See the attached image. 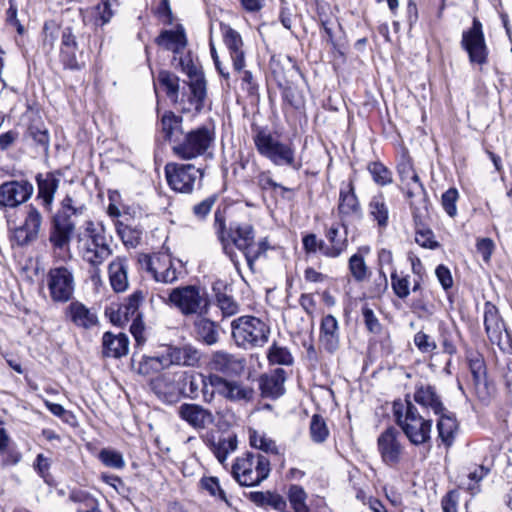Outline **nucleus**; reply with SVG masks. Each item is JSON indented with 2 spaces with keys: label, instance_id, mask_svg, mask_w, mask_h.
I'll use <instances>...</instances> for the list:
<instances>
[{
  "label": "nucleus",
  "instance_id": "obj_23",
  "mask_svg": "<svg viewBox=\"0 0 512 512\" xmlns=\"http://www.w3.org/2000/svg\"><path fill=\"white\" fill-rule=\"evenodd\" d=\"M38 193L37 199L45 211L51 212L54 203V196L60 185V173L48 172L46 174H38L36 177Z\"/></svg>",
  "mask_w": 512,
  "mask_h": 512
},
{
  "label": "nucleus",
  "instance_id": "obj_59",
  "mask_svg": "<svg viewBox=\"0 0 512 512\" xmlns=\"http://www.w3.org/2000/svg\"><path fill=\"white\" fill-rule=\"evenodd\" d=\"M255 183L262 190L279 188L282 191H289L287 187L282 186L272 179L270 171H258L255 176Z\"/></svg>",
  "mask_w": 512,
  "mask_h": 512
},
{
  "label": "nucleus",
  "instance_id": "obj_48",
  "mask_svg": "<svg viewBox=\"0 0 512 512\" xmlns=\"http://www.w3.org/2000/svg\"><path fill=\"white\" fill-rule=\"evenodd\" d=\"M249 440L252 447L262 450L266 453L277 454L278 449L276 443L264 433L252 430L249 433Z\"/></svg>",
  "mask_w": 512,
  "mask_h": 512
},
{
  "label": "nucleus",
  "instance_id": "obj_51",
  "mask_svg": "<svg viewBox=\"0 0 512 512\" xmlns=\"http://www.w3.org/2000/svg\"><path fill=\"white\" fill-rule=\"evenodd\" d=\"M310 436L315 443H322L328 438L329 429L322 416L313 415L310 422Z\"/></svg>",
  "mask_w": 512,
  "mask_h": 512
},
{
  "label": "nucleus",
  "instance_id": "obj_54",
  "mask_svg": "<svg viewBox=\"0 0 512 512\" xmlns=\"http://www.w3.org/2000/svg\"><path fill=\"white\" fill-rule=\"evenodd\" d=\"M391 286L397 297L406 299L410 294L409 275H399L396 271H393L391 273Z\"/></svg>",
  "mask_w": 512,
  "mask_h": 512
},
{
  "label": "nucleus",
  "instance_id": "obj_6",
  "mask_svg": "<svg viewBox=\"0 0 512 512\" xmlns=\"http://www.w3.org/2000/svg\"><path fill=\"white\" fill-rule=\"evenodd\" d=\"M214 140V127L200 126L182 135L180 140H175L172 151L182 160H192L204 155L212 147Z\"/></svg>",
  "mask_w": 512,
  "mask_h": 512
},
{
  "label": "nucleus",
  "instance_id": "obj_4",
  "mask_svg": "<svg viewBox=\"0 0 512 512\" xmlns=\"http://www.w3.org/2000/svg\"><path fill=\"white\" fill-rule=\"evenodd\" d=\"M5 218L11 232V241L18 246H27L39 237L43 216L30 204L15 212H6Z\"/></svg>",
  "mask_w": 512,
  "mask_h": 512
},
{
  "label": "nucleus",
  "instance_id": "obj_20",
  "mask_svg": "<svg viewBox=\"0 0 512 512\" xmlns=\"http://www.w3.org/2000/svg\"><path fill=\"white\" fill-rule=\"evenodd\" d=\"M214 385L220 388L219 395L231 402H249L254 397L252 387L241 381L229 380L220 375L214 379Z\"/></svg>",
  "mask_w": 512,
  "mask_h": 512
},
{
  "label": "nucleus",
  "instance_id": "obj_31",
  "mask_svg": "<svg viewBox=\"0 0 512 512\" xmlns=\"http://www.w3.org/2000/svg\"><path fill=\"white\" fill-rule=\"evenodd\" d=\"M168 365L196 366L200 361L201 354L198 349L192 345H183L181 347H172L167 353Z\"/></svg>",
  "mask_w": 512,
  "mask_h": 512
},
{
  "label": "nucleus",
  "instance_id": "obj_1",
  "mask_svg": "<svg viewBox=\"0 0 512 512\" xmlns=\"http://www.w3.org/2000/svg\"><path fill=\"white\" fill-rule=\"evenodd\" d=\"M86 209V205L72 195L67 194L62 199L49 233V242L54 253H65L68 259L72 257L70 243L76 230L73 217L83 215Z\"/></svg>",
  "mask_w": 512,
  "mask_h": 512
},
{
  "label": "nucleus",
  "instance_id": "obj_61",
  "mask_svg": "<svg viewBox=\"0 0 512 512\" xmlns=\"http://www.w3.org/2000/svg\"><path fill=\"white\" fill-rule=\"evenodd\" d=\"M414 344L422 353H432L436 350V342L423 331H419L414 335Z\"/></svg>",
  "mask_w": 512,
  "mask_h": 512
},
{
  "label": "nucleus",
  "instance_id": "obj_50",
  "mask_svg": "<svg viewBox=\"0 0 512 512\" xmlns=\"http://www.w3.org/2000/svg\"><path fill=\"white\" fill-rule=\"evenodd\" d=\"M268 360L271 364L291 365L293 356L288 348L273 343L268 350Z\"/></svg>",
  "mask_w": 512,
  "mask_h": 512
},
{
  "label": "nucleus",
  "instance_id": "obj_47",
  "mask_svg": "<svg viewBox=\"0 0 512 512\" xmlns=\"http://www.w3.org/2000/svg\"><path fill=\"white\" fill-rule=\"evenodd\" d=\"M144 301V294L140 290L134 291L120 306L119 311L126 317H140L138 312L140 305Z\"/></svg>",
  "mask_w": 512,
  "mask_h": 512
},
{
  "label": "nucleus",
  "instance_id": "obj_5",
  "mask_svg": "<svg viewBox=\"0 0 512 512\" xmlns=\"http://www.w3.org/2000/svg\"><path fill=\"white\" fill-rule=\"evenodd\" d=\"M257 152L275 166H287L299 170L301 161L296 159L295 149L291 144L284 143L265 130H259L253 136Z\"/></svg>",
  "mask_w": 512,
  "mask_h": 512
},
{
  "label": "nucleus",
  "instance_id": "obj_46",
  "mask_svg": "<svg viewBox=\"0 0 512 512\" xmlns=\"http://www.w3.org/2000/svg\"><path fill=\"white\" fill-rule=\"evenodd\" d=\"M216 378H220V375L201 373L200 394L204 403L211 404L215 400L216 394L219 395L220 388L214 385V379Z\"/></svg>",
  "mask_w": 512,
  "mask_h": 512
},
{
  "label": "nucleus",
  "instance_id": "obj_44",
  "mask_svg": "<svg viewBox=\"0 0 512 512\" xmlns=\"http://www.w3.org/2000/svg\"><path fill=\"white\" fill-rule=\"evenodd\" d=\"M189 101L194 110L200 111L206 97V82L202 75H196L189 82Z\"/></svg>",
  "mask_w": 512,
  "mask_h": 512
},
{
  "label": "nucleus",
  "instance_id": "obj_11",
  "mask_svg": "<svg viewBox=\"0 0 512 512\" xmlns=\"http://www.w3.org/2000/svg\"><path fill=\"white\" fill-rule=\"evenodd\" d=\"M461 47L467 52L471 64L484 65L488 60V47L485 42L482 23L474 18L472 26L463 31Z\"/></svg>",
  "mask_w": 512,
  "mask_h": 512
},
{
  "label": "nucleus",
  "instance_id": "obj_32",
  "mask_svg": "<svg viewBox=\"0 0 512 512\" xmlns=\"http://www.w3.org/2000/svg\"><path fill=\"white\" fill-rule=\"evenodd\" d=\"M111 287L117 293L128 288V263L124 257H116L108 267Z\"/></svg>",
  "mask_w": 512,
  "mask_h": 512
},
{
  "label": "nucleus",
  "instance_id": "obj_16",
  "mask_svg": "<svg viewBox=\"0 0 512 512\" xmlns=\"http://www.w3.org/2000/svg\"><path fill=\"white\" fill-rule=\"evenodd\" d=\"M82 52L79 50L76 35L71 27H65L61 31V43L59 58L64 68L80 70L84 64L79 61Z\"/></svg>",
  "mask_w": 512,
  "mask_h": 512
},
{
  "label": "nucleus",
  "instance_id": "obj_58",
  "mask_svg": "<svg viewBox=\"0 0 512 512\" xmlns=\"http://www.w3.org/2000/svg\"><path fill=\"white\" fill-rule=\"evenodd\" d=\"M415 241L423 248L435 249L439 246L438 242L434 239V233L429 228H417Z\"/></svg>",
  "mask_w": 512,
  "mask_h": 512
},
{
  "label": "nucleus",
  "instance_id": "obj_57",
  "mask_svg": "<svg viewBox=\"0 0 512 512\" xmlns=\"http://www.w3.org/2000/svg\"><path fill=\"white\" fill-rule=\"evenodd\" d=\"M99 458L106 466L111 468H122L125 465L122 454L112 449H102Z\"/></svg>",
  "mask_w": 512,
  "mask_h": 512
},
{
  "label": "nucleus",
  "instance_id": "obj_22",
  "mask_svg": "<svg viewBox=\"0 0 512 512\" xmlns=\"http://www.w3.org/2000/svg\"><path fill=\"white\" fill-rule=\"evenodd\" d=\"M484 325L487 336L492 343L501 345L504 336L509 338L498 308L491 302H486L484 305Z\"/></svg>",
  "mask_w": 512,
  "mask_h": 512
},
{
  "label": "nucleus",
  "instance_id": "obj_9",
  "mask_svg": "<svg viewBox=\"0 0 512 512\" xmlns=\"http://www.w3.org/2000/svg\"><path fill=\"white\" fill-rule=\"evenodd\" d=\"M138 263L141 269L148 272L155 281L165 284L177 281L181 273L168 253L141 254L138 257Z\"/></svg>",
  "mask_w": 512,
  "mask_h": 512
},
{
  "label": "nucleus",
  "instance_id": "obj_13",
  "mask_svg": "<svg viewBox=\"0 0 512 512\" xmlns=\"http://www.w3.org/2000/svg\"><path fill=\"white\" fill-rule=\"evenodd\" d=\"M34 192L33 184L26 179L10 180L0 185V208L9 212L27 202Z\"/></svg>",
  "mask_w": 512,
  "mask_h": 512
},
{
  "label": "nucleus",
  "instance_id": "obj_41",
  "mask_svg": "<svg viewBox=\"0 0 512 512\" xmlns=\"http://www.w3.org/2000/svg\"><path fill=\"white\" fill-rule=\"evenodd\" d=\"M207 444L218 461L224 464L227 456L237 449V438L236 436H229L228 438L215 440L212 437L207 439Z\"/></svg>",
  "mask_w": 512,
  "mask_h": 512
},
{
  "label": "nucleus",
  "instance_id": "obj_52",
  "mask_svg": "<svg viewBox=\"0 0 512 512\" xmlns=\"http://www.w3.org/2000/svg\"><path fill=\"white\" fill-rule=\"evenodd\" d=\"M288 497L295 512H310L306 505L307 495L301 486L291 485Z\"/></svg>",
  "mask_w": 512,
  "mask_h": 512
},
{
  "label": "nucleus",
  "instance_id": "obj_33",
  "mask_svg": "<svg viewBox=\"0 0 512 512\" xmlns=\"http://www.w3.org/2000/svg\"><path fill=\"white\" fill-rule=\"evenodd\" d=\"M156 43L174 54H179L187 45L184 29L178 27L176 30H164L156 38Z\"/></svg>",
  "mask_w": 512,
  "mask_h": 512
},
{
  "label": "nucleus",
  "instance_id": "obj_40",
  "mask_svg": "<svg viewBox=\"0 0 512 512\" xmlns=\"http://www.w3.org/2000/svg\"><path fill=\"white\" fill-rule=\"evenodd\" d=\"M436 415L439 416L437 422L439 437L446 445H451L458 427L457 420L446 408L444 412Z\"/></svg>",
  "mask_w": 512,
  "mask_h": 512
},
{
  "label": "nucleus",
  "instance_id": "obj_56",
  "mask_svg": "<svg viewBox=\"0 0 512 512\" xmlns=\"http://www.w3.org/2000/svg\"><path fill=\"white\" fill-rule=\"evenodd\" d=\"M216 301L224 316H233L239 312L238 303L225 293H217Z\"/></svg>",
  "mask_w": 512,
  "mask_h": 512
},
{
  "label": "nucleus",
  "instance_id": "obj_39",
  "mask_svg": "<svg viewBox=\"0 0 512 512\" xmlns=\"http://www.w3.org/2000/svg\"><path fill=\"white\" fill-rule=\"evenodd\" d=\"M161 131L164 137L168 139L172 145L175 140H180L182 134V117L175 115L173 112H165L161 117Z\"/></svg>",
  "mask_w": 512,
  "mask_h": 512
},
{
  "label": "nucleus",
  "instance_id": "obj_21",
  "mask_svg": "<svg viewBox=\"0 0 512 512\" xmlns=\"http://www.w3.org/2000/svg\"><path fill=\"white\" fill-rule=\"evenodd\" d=\"M338 214L342 221L346 218L361 219L363 216L361 205L351 181L343 184L340 188Z\"/></svg>",
  "mask_w": 512,
  "mask_h": 512
},
{
  "label": "nucleus",
  "instance_id": "obj_35",
  "mask_svg": "<svg viewBox=\"0 0 512 512\" xmlns=\"http://www.w3.org/2000/svg\"><path fill=\"white\" fill-rule=\"evenodd\" d=\"M325 236L330 245V250H326V257L337 258L346 251L348 247L346 229L341 232L338 226L333 225L326 231Z\"/></svg>",
  "mask_w": 512,
  "mask_h": 512
},
{
  "label": "nucleus",
  "instance_id": "obj_60",
  "mask_svg": "<svg viewBox=\"0 0 512 512\" xmlns=\"http://www.w3.org/2000/svg\"><path fill=\"white\" fill-rule=\"evenodd\" d=\"M458 191L455 188H450L443 193L441 202L443 209L450 216L454 217L457 214L456 202L458 200Z\"/></svg>",
  "mask_w": 512,
  "mask_h": 512
},
{
  "label": "nucleus",
  "instance_id": "obj_12",
  "mask_svg": "<svg viewBox=\"0 0 512 512\" xmlns=\"http://www.w3.org/2000/svg\"><path fill=\"white\" fill-rule=\"evenodd\" d=\"M47 285L53 301H69L75 289L73 270L66 266L51 268L47 274Z\"/></svg>",
  "mask_w": 512,
  "mask_h": 512
},
{
  "label": "nucleus",
  "instance_id": "obj_8",
  "mask_svg": "<svg viewBox=\"0 0 512 512\" xmlns=\"http://www.w3.org/2000/svg\"><path fill=\"white\" fill-rule=\"evenodd\" d=\"M168 301L184 316L206 315L210 307L207 293L196 285L173 288L169 293Z\"/></svg>",
  "mask_w": 512,
  "mask_h": 512
},
{
  "label": "nucleus",
  "instance_id": "obj_53",
  "mask_svg": "<svg viewBox=\"0 0 512 512\" xmlns=\"http://www.w3.org/2000/svg\"><path fill=\"white\" fill-rule=\"evenodd\" d=\"M117 233L125 246L135 247L140 243L142 232L137 228L118 223Z\"/></svg>",
  "mask_w": 512,
  "mask_h": 512
},
{
  "label": "nucleus",
  "instance_id": "obj_30",
  "mask_svg": "<svg viewBox=\"0 0 512 512\" xmlns=\"http://www.w3.org/2000/svg\"><path fill=\"white\" fill-rule=\"evenodd\" d=\"M177 379L180 398L185 397L191 400L199 398L201 373L194 371H178Z\"/></svg>",
  "mask_w": 512,
  "mask_h": 512
},
{
  "label": "nucleus",
  "instance_id": "obj_37",
  "mask_svg": "<svg viewBox=\"0 0 512 512\" xmlns=\"http://www.w3.org/2000/svg\"><path fill=\"white\" fill-rule=\"evenodd\" d=\"M248 499L255 505L263 508H272L278 511L285 510L286 501L284 498L274 492L270 491H252L248 494Z\"/></svg>",
  "mask_w": 512,
  "mask_h": 512
},
{
  "label": "nucleus",
  "instance_id": "obj_19",
  "mask_svg": "<svg viewBox=\"0 0 512 512\" xmlns=\"http://www.w3.org/2000/svg\"><path fill=\"white\" fill-rule=\"evenodd\" d=\"M177 380V372H164L152 377L149 386L159 399L174 403L180 399Z\"/></svg>",
  "mask_w": 512,
  "mask_h": 512
},
{
  "label": "nucleus",
  "instance_id": "obj_7",
  "mask_svg": "<svg viewBox=\"0 0 512 512\" xmlns=\"http://www.w3.org/2000/svg\"><path fill=\"white\" fill-rule=\"evenodd\" d=\"M232 337L239 347H262L268 342L270 328L254 316H241L231 322Z\"/></svg>",
  "mask_w": 512,
  "mask_h": 512
},
{
  "label": "nucleus",
  "instance_id": "obj_10",
  "mask_svg": "<svg viewBox=\"0 0 512 512\" xmlns=\"http://www.w3.org/2000/svg\"><path fill=\"white\" fill-rule=\"evenodd\" d=\"M165 176L173 191L190 194L196 182L203 177V173L192 164L168 163L165 166Z\"/></svg>",
  "mask_w": 512,
  "mask_h": 512
},
{
  "label": "nucleus",
  "instance_id": "obj_62",
  "mask_svg": "<svg viewBox=\"0 0 512 512\" xmlns=\"http://www.w3.org/2000/svg\"><path fill=\"white\" fill-rule=\"evenodd\" d=\"M362 316L366 328L369 332L378 334L381 332L382 326L376 317L374 311L367 305L362 307Z\"/></svg>",
  "mask_w": 512,
  "mask_h": 512
},
{
  "label": "nucleus",
  "instance_id": "obj_55",
  "mask_svg": "<svg viewBox=\"0 0 512 512\" xmlns=\"http://www.w3.org/2000/svg\"><path fill=\"white\" fill-rule=\"evenodd\" d=\"M368 169L377 184L384 186L392 182V173L382 163L373 162Z\"/></svg>",
  "mask_w": 512,
  "mask_h": 512
},
{
  "label": "nucleus",
  "instance_id": "obj_25",
  "mask_svg": "<svg viewBox=\"0 0 512 512\" xmlns=\"http://www.w3.org/2000/svg\"><path fill=\"white\" fill-rule=\"evenodd\" d=\"M285 380L286 372L282 368H277L269 374L262 375L259 379L261 395L265 398H279L285 392Z\"/></svg>",
  "mask_w": 512,
  "mask_h": 512
},
{
  "label": "nucleus",
  "instance_id": "obj_36",
  "mask_svg": "<svg viewBox=\"0 0 512 512\" xmlns=\"http://www.w3.org/2000/svg\"><path fill=\"white\" fill-rule=\"evenodd\" d=\"M204 316H198L194 322L197 338L207 345H214L219 339L218 326L214 321Z\"/></svg>",
  "mask_w": 512,
  "mask_h": 512
},
{
  "label": "nucleus",
  "instance_id": "obj_49",
  "mask_svg": "<svg viewBox=\"0 0 512 512\" xmlns=\"http://www.w3.org/2000/svg\"><path fill=\"white\" fill-rule=\"evenodd\" d=\"M158 82L165 88L167 96L176 101L179 92V78L168 71H161L158 74Z\"/></svg>",
  "mask_w": 512,
  "mask_h": 512
},
{
  "label": "nucleus",
  "instance_id": "obj_34",
  "mask_svg": "<svg viewBox=\"0 0 512 512\" xmlns=\"http://www.w3.org/2000/svg\"><path fill=\"white\" fill-rule=\"evenodd\" d=\"M81 253L84 261L97 267L112 255L111 243H82Z\"/></svg>",
  "mask_w": 512,
  "mask_h": 512
},
{
  "label": "nucleus",
  "instance_id": "obj_27",
  "mask_svg": "<svg viewBox=\"0 0 512 512\" xmlns=\"http://www.w3.org/2000/svg\"><path fill=\"white\" fill-rule=\"evenodd\" d=\"M319 342L329 353H334L339 347L338 321L330 314L324 316L321 320Z\"/></svg>",
  "mask_w": 512,
  "mask_h": 512
},
{
  "label": "nucleus",
  "instance_id": "obj_45",
  "mask_svg": "<svg viewBox=\"0 0 512 512\" xmlns=\"http://www.w3.org/2000/svg\"><path fill=\"white\" fill-rule=\"evenodd\" d=\"M168 361L166 356L161 357H144L138 366V373L144 376H153L167 368Z\"/></svg>",
  "mask_w": 512,
  "mask_h": 512
},
{
  "label": "nucleus",
  "instance_id": "obj_38",
  "mask_svg": "<svg viewBox=\"0 0 512 512\" xmlns=\"http://www.w3.org/2000/svg\"><path fill=\"white\" fill-rule=\"evenodd\" d=\"M369 215L377 223L380 231L387 228L389 223V209L383 195L373 196L368 205Z\"/></svg>",
  "mask_w": 512,
  "mask_h": 512
},
{
  "label": "nucleus",
  "instance_id": "obj_28",
  "mask_svg": "<svg viewBox=\"0 0 512 512\" xmlns=\"http://www.w3.org/2000/svg\"><path fill=\"white\" fill-rule=\"evenodd\" d=\"M67 316L74 325L83 329H90L98 323L97 314L79 301L69 304Z\"/></svg>",
  "mask_w": 512,
  "mask_h": 512
},
{
  "label": "nucleus",
  "instance_id": "obj_63",
  "mask_svg": "<svg viewBox=\"0 0 512 512\" xmlns=\"http://www.w3.org/2000/svg\"><path fill=\"white\" fill-rule=\"evenodd\" d=\"M217 197L215 195L209 196L201 202L193 206V214L198 219H204L211 212Z\"/></svg>",
  "mask_w": 512,
  "mask_h": 512
},
{
  "label": "nucleus",
  "instance_id": "obj_17",
  "mask_svg": "<svg viewBox=\"0 0 512 512\" xmlns=\"http://www.w3.org/2000/svg\"><path fill=\"white\" fill-rule=\"evenodd\" d=\"M178 416L195 430H204L215 421L213 413L196 403H183L178 407Z\"/></svg>",
  "mask_w": 512,
  "mask_h": 512
},
{
  "label": "nucleus",
  "instance_id": "obj_64",
  "mask_svg": "<svg viewBox=\"0 0 512 512\" xmlns=\"http://www.w3.org/2000/svg\"><path fill=\"white\" fill-rule=\"evenodd\" d=\"M459 489L449 491L441 500L443 512H458Z\"/></svg>",
  "mask_w": 512,
  "mask_h": 512
},
{
  "label": "nucleus",
  "instance_id": "obj_42",
  "mask_svg": "<svg viewBox=\"0 0 512 512\" xmlns=\"http://www.w3.org/2000/svg\"><path fill=\"white\" fill-rule=\"evenodd\" d=\"M80 243H112V237L108 236L106 229L101 222L87 221Z\"/></svg>",
  "mask_w": 512,
  "mask_h": 512
},
{
  "label": "nucleus",
  "instance_id": "obj_2",
  "mask_svg": "<svg viewBox=\"0 0 512 512\" xmlns=\"http://www.w3.org/2000/svg\"><path fill=\"white\" fill-rule=\"evenodd\" d=\"M214 228L223 251L229 256L236 268H238L239 261L230 247V242L243 253L246 261L256 255L255 232L252 225L232 223L227 230L224 215L220 210H217L214 214Z\"/></svg>",
  "mask_w": 512,
  "mask_h": 512
},
{
  "label": "nucleus",
  "instance_id": "obj_43",
  "mask_svg": "<svg viewBox=\"0 0 512 512\" xmlns=\"http://www.w3.org/2000/svg\"><path fill=\"white\" fill-rule=\"evenodd\" d=\"M369 252L370 248L368 246H363L359 248L358 253L353 254L349 258V271L357 282L364 281L369 274V268L364 260V255Z\"/></svg>",
  "mask_w": 512,
  "mask_h": 512
},
{
  "label": "nucleus",
  "instance_id": "obj_18",
  "mask_svg": "<svg viewBox=\"0 0 512 512\" xmlns=\"http://www.w3.org/2000/svg\"><path fill=\"white\" fill-rule=\"evenodd\" d=\"M400 432L394 427L387 428L378 438V448L386 464H397L403 454Z\"/></svg>",
  "mask_w": 512,
  "mask_h": 512
},
{
  "label": "nucleus",
  "instance_id": "obj_15",
  "mask_svg": "<svg viewBox=\"0 0 512 512\" xmlns=\"http://www.w3.org/2000/svg\"><path fill=\"white\" fill-rule=\"evenodd\" d=\"M245 360L228 352L218 350L211 354L207 363L210 373L237 376L245 369Z\"/></svg>",
  "mask_w": 512,
  "mask_h": 512
},
{
  "label": "nucleus",
  "instance_id": "obj_26",
  "mask_svg": "<svg viewBox=\"0 0 512 512\" xmlns=\"http://www.w3.org/2000/svg\"><path fill=\"white\" fill-rule=\"evenodd\" d=\"M413 399L416 404L427 412L439 414L445 411V406L435 387L431 385H418L415 388Z\"/></svg>",
  "mask_w": 512,
  "mask_h": 512
},
{
  "label": "nucleus",
  "instance_id": "obj_3",
  "mask_svg": "<svg viewBox=\"0 0 512 512\" xmlns=\"http://www.w3.org/2000/svg\"><path fill=\"white\" fill-rule=\"evenodd\" d=\"M393 412L396 423L412 444L421 445L430 440L432 420L421 415L409 399L395 401Z\"/></svg>",
  "mask_w": 512,
  "mask_h": 512
},
{
  "label": "nucleus",
  "instance_id": "obj_14",
  "mask_svg": "<svg viewBox=\"0 0 512 512\" xmlns=\"http://www.w3.org/2000/svg\"><path fill=\"white\" fill-rule=\"evenodd\" d=\"M253 469L256 473L254 480H265L270 473V462L265 456L247 452L236 458L232 465V475L239 480L242 476H249Z\"/></svg>",
  "mask_w": 512,
  "mask_h": 512
},
{
  "label": "nucleus",
  "instance_id": "obj_24",
  "mask_svg": "<svg viewBox=\"0 0 512 512\" xmlns=\"http://www.w3.org/2000/svg\"><path fill=\"white\" fill-rule=\"evenodd\" d=\"M223 41L229 50L233 67L241 71L245 67V53L243 51V40L241 35L229 25L221 23Z\"/></svg>",
  "mask_w": 512,
  "mask_h": 512
},
{
  "label": "nucleus",
  "instance_id": "obj_29",
  "mask_svg": "<svg viewBox=\"0 0 512 512\" xmlns=\"http://www.w3.org/2000/svg\"><path fill=\"white\" fill-rule=\"evenodd\" d=\"M103 354L106 357L120 358L129 350V339L124 333L105 332L102 337Z\"/></svg>",
  "mask_w": 512,
  "mask_h": 512
}]
</instances>
